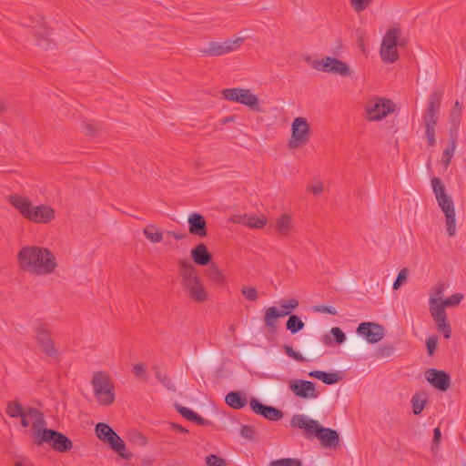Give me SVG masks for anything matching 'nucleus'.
I'll use <instances>...</instances> for the list:
<instances>
[{
    "label": "nucleus",
    "instance_id": "1",
    "mask_svg": "<svg viewBox=\"0 0 466 466\" xmlns=\"http://www.w3.org/2000/svg\"><path fill=\"white\" fill-rule=\"evenodd\" d=\"M20 268L30 274L44 276L51 274L56 268L55 255L46 248L25 246L17 254Z\"/></svg>",
    "mask_w": 466,
    "mask_h": 466
},
{
    "label": "nucleus",
    "instance_id": "2",
    "mask_svg": "<svg viewBox=\"0 0 466 466\" xmlns=\"http://www.w3.org/2000/svg\"><path fill=\"white\" fill-rule=\"evenodd\" d=\"M290 426L304 431L307 439L316 437L326 449H336L340 442L339 433L330 428L323 427L318 420L304 414H295L290 419Z\"/></svg>",
    "mask_w": 466,
    "mask_h": 466
},
{
    "label": "nucleus",
    "instance_id": "3",
    "mask_svg": "<svg viewBox=\"0 0 466 466\" xmlns=\"http://www.w3.org/2000/svg\"><path fill=\"white\" fill-rule=\"evenodd\" d=\"M9 203L26 219L37 224H47L56 217L55 209L48 205L32 206L31 201L18 195H12Z\"/></svg>",
    "mask_w": 466,
    "mask_h": 466
},
{
    "label": "nucleus",
    "instance_id": "4",
    "mask_svg": "<svg viewBox=\"0 0 466 466\" xmlns=\"http://www.w3.org/2000/svg\"><path fill=\"white\" fill-rule=\"evenodd\" d=\"M182 286L187 289L190 298L198 302L207 300V291L198 275L197 268L188 260H180L178 263Z\"/></svg>",
    "mask_w": 466,
    "mask_h": 466
},
{
    "label": "nucleus",
    "instance_id": "5",
    "mask_svg": "<svg viewBox=\"0 0 466 466\" xmlns=\"http://www.w3.org/2000/svg\"><path fill=\"white\" fill-rule=\"evenodd\" d=\"M91 384L98 404L109 406L115 401V385L106 372L101 370L94 372Z\"/></svg>",
    "mask_w": 466,
    "mask_h": 466
},
{
    "label": "nucleus",
    "instance_id": "6",
    "mask_svg": "<svg viewBox=\"0 0 466 466\" xmlns=\"http://www.w3.org/2000/svg\"><path fill=\"white\" fill-rule=\"evenodd\" d=\"M400 35L401 29L399 25H393L386 32L380 50L383 62L392 64L399 59L398 46H405V41L400 38Z\"/></svg>",
    "mask_w": 466,
    "mask_h": 466
},
{
    "label": "nucleus",
    "instance_id": "7",
    "mask_svg": "<svg viewBox=\"0 0 466 466\" xmlns=\"http://www.w3.org/2000/svg\"><path fill=\"white\" fill-rule=\"evenodd\" d=\"M227 100L247 106L254 111L260 112L258 97L250 89L242 87L225 88L221 91Z\"/></svg>",
    "mask_w": 466,
    "mask_h": 466
},
{
    "label": "nucleus",
    "instance_id": "8",
    "mask_svg": "<svg viewBox=\"0 0 466 466\" xmlns=\"http://www.w3.org/2000/svg\"><path fill=\"white\" fill-rule=\"evenodd\" d=\"M299 300L295 298H290L284 302H281L280 309L276 307H268L265 310L263 321L265 326L271 331L277 329V319L289 315L292 310L299 307Z\"/></svg>",
    "mask_w": 466,
    "mask_h": 466
},
{
    "label": "nucleus",
    "instance_id": "9",
    "mask_svg": "<svg viewBox=\"0 0 466 466\" xmlns=\"http://www.w3.org/2000/svg\"><path fill=\"white\" fill-rule=\"evenodd\" d=\"M310 139V127L303 116L296 117L291 124V136L289 140V147L299 148L309 143Z\"/></svg>",
    "mask_w": 466,
    "mask_h": 466
},
{
    "label": "nucleus",
    "instance_id": "10",
    "mask_svg": "<svg viewBox=\"0 0 466 466\" xmlns=\"http://www.w3.org/2000/svg\"><path fill=\"white\" fill-rule=\"evenodd\" d=\"M96 434L99 440L107 443L121 457L127 458L123 453L126 449L124 441L107 424L99 422L96 425Z\"/></svg>",
    "mask_w": 466,
    "mask_h": 466
},
{
    "label": "nucleus",
    "instance_id": "11",
    "mask_svg": "<svg viewBox=\"0 0 466 466\" xmlns=\"http://www.w3.org/2000/svg\"><path fill=\"white\" fill-rule=\"evenodd\" d=\"M310 65L316 70L338 74L341 76H350L352 74L350 66L345 62L331 56H326L320 60H312Z\"/></svg>",
    "mask_w": 466,
    "mask_h": 466
},
{
    "label": "nucleus",
    "instance_id": "12",
    "mask_svg": "<svg viewBox=\"0 0 466 466\" xmlns=\"http://www.w3.org/2000/svg\"><path fill=\"white\" fill-rule=\"evenodd\" d=\"M38 445L48 443L52 449L58 452H67L73 448L71 440L56 430H46L41 434Z\"/></svg>",
    "mask_w": 466,
    "mask_h": 466
},
{
    "label": "nucleus",
    "instance_id": "13",
    "mask_svg": "<svg viewBox=\"0 0 466 466\" xmlns=\"http://www.w3.org/2000/svg\"><path fill=\"white\" fill-rule=\"evenodd\" d=\"M442 96V90H434L430 95L428 106L422 116L424 127H436Z\"/></svg>",
    "mask_w": 466,
    "mask_h": 466
},
{
    "label": "nucleus",
    "instance_id": "14",
    "mask_svg": "<svg viewBox=\"0 0 466 466\" xmlns=\"http://www.w3.org/2000/svg\"><path fill=\"white\" fill-rule=\"evenodd\" d=\"M395 105L390 99L375 98L368 102L366 106L367 118L378 121L394 111Z\"/></svg>",
    "mask_w": 466,
    "mask_h": 466
},
{
    "label": "nucleus",
    "instance_id": "15",
    "mask_svg": "<svg viewBox=\"0 0 466 466\" xmlns=\"http://www.w3.org/2000/svg\"><path fill=\"white\" fill-rule=\"evenodd\" d=\"M244 37H237L233 40L228 39L222 43L220 42H210L208 47L201 50V53L205 56H219L232 51L238 50L240 46L244 43Z\"/></svg>",
    "mask_w": 466,
    "mask_h": 466
},
{
    "label": "nucleus",
    "instance_id": "16",
    "mask_svg": "<svg viewBox=\"0 0 466 466\" xmlns=\"http://www.w3.org/2000/svg\"><path fill=\"white\" fill-rule=\"evenodd\" d=\"M429 303L431 314L436 323L439 331L443 334L445 339H450L451 336V328L448 322V317L445 309H442V306L436 305L435 299H430Z\"/></svg>",
    "mask_w": 466,
    "mask_h": 466
},
{
    "label": "nucleus",
    "instance_id": "17",
    "mask_svg": "<svg viewBox=\"0 0 466 466\" xmlns=\"http://www.w3.org/2000/svg\"><path fill=\"white\" fill-rule=\"evenodd\" d=\"M289 390L298 397L304 400H313L319 396L316 383L306 380H294L289 382Z\"/></svg>",
    "mask_w": 466,
    "mask_h": 466
},
{
    "label": "nucleus",
    "instance_id": "18",
    "mask_svg": "<svg viewBox=\"0 0 466 466\" xmlns=\"http://www.w3.org/2000/svg\"><path fill=\"white\" fill-rule=\"evenodd\" d=\"M35 339L42 351L49 357H56L57 349L54 345L51 333L46 325L40 324L35 329Z\"/></svg>",
    "mask_w": 466,
    "mask_h": 466
},
{
    "label": "nucleus",
    "instance_id": "19",
    "mask_svg": "<svg viewBox=\"0 0 466 466\" xmlns=\"http://www.w3.org/2000/svg\"><path fill=\"white\" fill-rule=\"evenodd\" d=\"M357 333L364 337L370 343H377L385 336V329L382 325L374 322H362L357 329Z\"/></svg>",
    "mask_w": 466,
    "mask_h": 466
},
{
    "label": "nucleus",
    "instance_id": "20",
    "mask_svg": "<svg viewBox=\"0 0 466 466\" xmlns=\"http://www.w3.org/2000/svg\"><path fill=\"white\" fill-rule=\"evenodd\" d=\"M251 410L258 415L271 421H278L283 418V412L272 406L261 403L258 400L252 398L249 401Z\"/></svg>",
    "mask_w": 466,
    "mask_h": 466
},
{
    "label": "nucleus",
    "instance_id": "21",
    "mask_svg": "<svg viewBox=\"0 0 466 466\" xmlns=\"http://www.w3.org/2000/svg\"><path fill=\"white\" fill-rule=\"evenodd\" d=\"M425 378L434 388L441 391L448 390L451 386V377L443 370L429 369L425 371Z\"/></svg>",
    "mask_w": 466,
    "mask_h": 466
},
{
    "label": "nucleus",
    "instance_id": "22",
    "mask_svg": "<svg viewBox=\"0 0 466 466\" xmlns=\"http://www.w3.org/2000/svg\"><path fill=\"white\" fill-rule=\"evenodd\" d=\"M27 415L32 420V431H34L35 442L38 445L41 440V434L47 429L46 428V421L42 412L35 408L27 409Z\"/></svg>",
    "mask_w": 466,
    "mask_h": 466
},
{
    "label": "nucleus",
    "instance_id": "23",
    "mask_svg": "<svg viewBox=\"0 0 466 466\" xmlns=\"http://www.w3.org/2000/svg\"><path fill=\"white\" fill-rule=\"evenodd\" d=\"M187 222L189 233L198 237L207 236V222L202 215L192 213L189 215Z\"/></svg>",
    "mask_w": 466,
    "mask_h": 466
},
{
    "label": "nucleus",
    "instance_id": "24",
    "mask_svg": "<svg viewBox=\"0 0 466 466\" xmlns=\"http://www.w3.org/2000/svg\"><path fill=\"white\" fill-rule=\"evenodd\" d=\"M191 258L193 261L200 266L209 265L211 261V254L208 252L207 246L204 243L198 244L191 249Z\"/></svg>",
    "mask_w": 466,
    "mask_h": 466
},
{
    "label": "nucleus",
    "instance_id": "25",
    "mask_svg": "<svg viewBox=\"0 0 466 466\" xmlns=\"http://www.w3.org/2000/svg\"><path fill=\"white\" fill-rule=\"evenodd\" d=\"M446 218V227L449 236L452 237L456 232L455 208L453 202L441 207Z\"/></svg>",
    "mask_w": 466,
    "mask_h": 466
},
{
    "label": "nucleus",
    "instance_id": "26",
    "mask_svg": "<svg viewBox=\"0 0 466 466\" xmlns=\"http://www.w3.org/2000/svg\"><path fill=\"white\" fill-rule=\"evenodd\" d=\"M272 225L280 236L286 237L292 230V218L287 213L281 214Z\"/></svg>",
    "mask_w": 466,
    "mask_h": 466
},
{
    "label": "nucleus",
    "instance_id": "27",
    "mask_svg": "<svg viewBox=\"0 0 466 466\" xmlns=\"http://www.w3.org/2000/svg\"><path fill=\"white\" fill-rule=\"evenodd\" d=\"M226 403L232 409L239 410L246 406L247 398L238 391H230L225 397Z\"/></svg>",
    "mask_w": 466,
    "mask_h": 466
},
{
    "label": "nucleus",
    "instance_id": "28",
    "mask_svg": "<svg viewBox=\"0 0 466 466\" xmlns=\"http://www.w3.org/2000/svg\"><path fill=\"white\" fill-rule=\"evenodd\" d=\"M311 378L318 379L327 385H332L340 380L337 372H326L322 370H313L309 373Z\"/></svg>",
    "mask_w": 466,
    "mask_h": 466
},
{
    "label": "nucleus",
    "instance_id": "29",
    "mask_svg": "<svg viewBox=\"0 0 466 466\" xmlns=\"http://www.w3.org/2000/svg\"><path fill=\"white\" fill-rule=\"evenodd\" d=\"M238 222L252 228H262L267 225L266 217L258 218L256 216L243 215L238 217Z\"/></svg>",
    "mask_w": 466,
    "mask_h": 466
},
{
    "label": "nucleus",
    "instance_id": "30",
    "mask_svg": "<svg viewBox=\"0 0 466 466\" xmlns=\"http://www.w3.org/2000/svg\"><path fill=\"white\" fill-rule=\"evenodd\" d=\"M143 233L147 239L152 243H159L163 240V232L156 225L147 226Z\"/></svg>",
    "mask_w": 466,
    "mask_h": 466
},
{
    "label": "nucleus",
    "instance_id": "31",
    "mask_svg": "<svg viewBox=\"0 0 466 466\" xmlns=\"http://www.w3.org/2000/svg\"><path fill=\"white\" fill-rule=\"evenodd\" d=\"M304 326V322L297 315H289L286 322L287 329L289 330L292 334H296L297 332L303 329Z\"/></svg>",
    "mask_w": 466,
    "mask_h": 466
},
{
    "label": "nucleus",
    "instance_id": "32",
    "mask_svg": "<svg viewBox=\"0 0 466 466\" xmlns=\"http://www.w3.org/2000/svg\"><path fill=\"white\" fill-rule=\"evenodd\" d=\"M456 148V139L452 138L449 142L448 147L443 151L442 157H441V164L444 166L445 168L448 167L450 165L451 158L454 155V151Z\"/></svg>",
    "mask_w": 466,
    "mask_h": 466
},
{
    "label": "nucleus",
    "instance_id": "33",
    "mask_svg": "<svg viewBox=\"0 0 466 466\" xmlns=\"http://www.w3.org/2000/svg\"><path fill=\"white\" fill-rule=\"evenodd\" d=\"M207 277L217 284H221L224 280V275L219 268L214 264H209L206 271Z\"/></svg>",
    "mask_w": 466,
    "mask_h": 466
},
{
    "label": "nucleus",
    "instance_id": "34",
    "mask_svg": "<svg viewBox=\"0 0 466 466\" xmlns=\"http://www.w3.org/2000/svg\"><path fill=\"white\" fill-rule=\"evenodd\" d=\"M25 410L18 400H12L7 403L6 413L12 418H18L23 415Z\"/></svg>",
    "mask_w": 466,
    "mask_h": 466
},
{
    "label": "nucleus",
    "instance_id": "35",
    "mask_svg": "<svg viewBox=\"0 0 466 466\" xmlns=\"http://www.w3.org/2000/svg\"><path fill=\"white\" fill-rule=\"evenodd\" d=\"M462 112V106L459 101H456L451 109L450 119L452 125V127L457 129L459 127L461 122V116Z\"/></svg>",
    "mask_w": 466,
    "mask_h": 466
},
{
    "label": "nucleus",
    "instance_id": "36",
    "mask_svg": "<svg viewBox=\"0 0 466 466\" xmlns=\"http://www.w3.org/2000/svg\"><path fill=\"white\" fill-rule=\"evenodd\" d=\"M431 187L433 193L436 197V199L439 198H442L447 195L445 186L441 183V180L439 177L431 178Z\"/></svg>",
    "mask_w": 466,
    "mask_h": 466
},
{
    "label": "nucleus",
    "instance_id": "37",
    "mask_svg": "<svg viewBox=\"0 0 466 466\" xmlns=\"http://www.w3.org/2000/svg\"><path fill=\"white\" fill-rule=\"evenodd\" d=\"M412 410L415 415H419L424 410L426 406V400L420 398L419 394H414L411 399Z\"/></svg>",
    "mask_w": 466,
    "mask_h": 466
},
{
    "label": "nucleus",
    "instance_id": "38",
    "mask_svg": "<svg viewBox=\"0 0 466 466\" xmlns=\"http://www.w3.org/2000/svg\"><path fill=\"white\" fill-rule=\"evenodd\" d=\"M395 350V347L392 344H385L382 346H380L376 352L375 356L379 359H384L390 357Z\"/></svg>",
    "mask_w": 466,
    "mask_h": 466
},
{
    "label": "nucleus",
    "instance_id": "39",
    "mask_svg": "<svg viewBox=\"0 0 466 466\" xmlns=\"http://www.w3.org/2000/svg\"><path fill=\"white\" fill-rule=\"evenodd\" d=\"M269 466H302V463L298 459L293 458H283L276 461H272Z\"/></svg>",
    "mask_w": 466,
    "mask_h": 466
},
{
    "label": "nucleus",
    "instance_id": "40",
    "mask_svg": "<svg viewBox=\"0 0 466 466\" xmlns=\"http://www.w3.org/2000/svg\"><path fill=\"white\" fill-rule=\"evenodd\" d=\"M462 299V294L456 293L442 300L438 306H442V309H444L445 307H454L457 306L461 301Z\"/></svg>",
    "mask_w": 466,
    "mask_h": 466
},
{
    "label": "nucleus",
    "instance_id": "41",
    "mask_svg": "<svg viewBox=\"0 0 466 466\" xmlns=\"http://www.w3.org/2000/svg\"><path fill=\"white\" fill-rule=\"evenodd\" d=\"M241 294L249 301H256L258 298V289L250 286H244L241 289Z\"/></svg>",
    "mask_w": 466,
    "mask_h": 466
},
{
    "label": "nucleus",
    "instance_id": "42",
    "mask_svg": "<svg viewBox=\"0 0 466 466\" xmlns=\"http://www.w3.org/2000/svg\"><path fill=\"white\" fill-rule=\"evenodd\" d=\"M408 274H409V270L407 268H403L402 269L400 270V272L398 273L397 279H395L393 286H392L394 290L399 289L400 288V286L402 285V283L406 282Z\"/></svg>",
    "mask_w": 466,
    "mask_h": 466
},
{
    "label": "nucleus",
    "instance_id": "43",
    "mask_svg": "<svg viewBox=\"0 0 466 466\" xmlns=\"http://www.w3.org/2000/svg\"><path fill=\"white\" fill-rule=\"evenodd\" d=\"M350 5L356 13L364 11L371 3V0H350Z\"/></svg>",
    "mask_w": 466,
    "mask_h": 466
},
{
    "label": "nucleus",
    "instance_id": "44",
    "mask_svg": "<svg viewBox=\"0 0 466 466\" xmlns=\"http://www.w3.org/2000/svg\"><path fill=\"white\" fill-rule=\"evenodd\" d=\"M256 430L250 425H244L240 430V435L246 440L253 441L256 438Z\"/></svg>",
    "mask_w": 466,
    "mask_h": 466
},
{
    "label": "nucleus",
    "instance_id": "45",
    "mask_svg": "<svg viewBox=\"0 0 466 466\" xmlns=\"http://www.w3.org/2000/svg\"><path fill=\"white\" fill-rule=\"evenodd\" d=\"M206 463L208 466H227L225 460L215 454L207 456Z\"/></svg>",
    "mask_w": 466,
    "mask_h": 466
},
{
    "label": "nucleus",
    "instance_id": "46",
    "mask_svg": "<svg viewBox=\"0 0 466 466\" xmlns=\"http://www.w3.org/2000/svg\"><path fill=\"white\" fill-rule=\"evenodd\" d=\"M130 441L137 446H145L147 443V439L145 435L138 431H135L130 435Z\"/></svg>",
    "mask_w": 466,
    "mask_h": 466
},
{
    "label": "nucleus",
    "instance_id": "47",
    "mask_svg": "<svg viewBox=\"0 0 466 466\" xmlns=\"http://www.w3.org/2000/svg\"><path fill=\"white\" fill-rule=\"evenodd\" d=\"M134 376L137 379H147V368L142 363H137L132 368Z\"/></svg>",
    "mask_w": 466,
    "mask_h": 466
},
{
    "label": "nucleus",
    "instance_id": "48",
    "mask_svg": "<svg viewBox=\"0 0 466 466\" xmlns=\"http://www.w3.org/2000/svg\"><path fill=\"white\" fill-rule=\"evenodd\" d=\"M285 353L289 357L294 359L299 362L305 361V358L298 351H295L292 347L289 345H284L283 347Z\"/></svg>",
    "mask_w": 466,
    "mask_h": 466
},
{
    "label": "nucleus",
    "instance_id": "49",
    "mask_svg": "<svg viewBox=\"0 0 466 466\" xmlns=\"http://www.w3.org/2000/svg\"><path fill=\"white\" fill-rule=\"evenodd\" d=\"M156 378L168 390L174 389L172 380L167 374L161 373L160 371H157Z\"/></svg>",
    "mask_w": 466,
    "mask_h": 466
},
{
    "label": "nucleus",
    "instance_id": "50",
    "mask_svg": "<svg viewBox=\"0 0 466 466\" xmlns=\"http://www.w3.org/2000/svg\"><path fill=\"white\" fill-rule=\"evenodd\" d=\"M175 408H176L177 411L181 416H183L184 418H186L187 420H188L190 421L192 420L194 414L196 413L193 410H191L190 409L184 407L182 405H179V404H176Z\"/></svg>",
    "mask_w": 466,
    "mask_h": 466
},
{
    "label": "nucleus",
    "instance_id": "51",
    "mask_svg": "<svg viewBox=\"0 0 466 466\" xmlns=\"http://www.w3.org/2000/svg\"><path fill=\"white\" fill-rule=\"evenodd\" d=\"M330 334L333 336L335 341L338 344H341L346 340V335L342 329L339 327H334L330 330Z\"/></svg>",
    "mask_w": 466,
    "mask_h": 466
},
{
    "label": "nucleus",
    "instance_id": "52",
    "mask_svg": "<svg viewBox=\"0 0 466 466\" xmlns=\"http://www.w3.org/2000/svg\"><path fill=\"white\" fill-rule=\"evenodd\" d=\"M438 345V337L436 335L430 336L426 340L428 354L432 356Z\"/></svg>",
    "mask_w": 466,
    "mask_h": 466
},
{
    "label": "nucleus",
    "instance_id": "53",
    "mask_svg": "<svg viewBox=\"0 0 466 466\" xmlns=\"http://www.w3.org/2000/svg\"><path fill=\"white\" fill-rule=\"evenodd\" d=\"M441 440V431L440 428L437 427L433 431V438H432V445H431L432 452H436L438 451Z\"/></svg>",
    "mask_w": 466,
    "mask_h": 466
},
{
    "label": "nucleus",
    "instance_id": "54",
    "mask_svg": "<svg viewBox=\"0 0 466 466\" xmlns=\"http://www.w3.org/2000/svg\"><path fill=\"white\" fill-rule=\"evenodd\" d=\"M313 311L319 313H326L330 315H337L338 312L334 307L325 306V305H317L313 307Z\"/></svg>",
    "mask_w": 466,
    "mask_h": 466
},
{
    "label": "nucleus",
    "instance_id": "55",
    "mask_svg": "<svg viewBox=\"0 0 466 466\" xmlns=\"http://www.w3.org/2000/svg\"><path fill=\"white\" fill-rule=\"evenodd\" d=\"M433 293H434V297H431L430 299H436V305H439V301L441 300L442 301V297H443V291H444V287L442 284H438L436 285L434 288H433Z\"/></svg>",
    "mask_w": 466,
    "mask_h": 466
},
{
    "label": "nucleus",
    "instance_id": "56",
    "mask_svg": "<svg viewBox=\"0 0 466 466\" xmlns=\"http://www.w3.org/2000/svg\"><path fill=\"white\" fill-rule=\"evenodd\" d=\"M425 135L429 147H433L436 144L435 127H425Z\"/></svg>",
    "mask_w": 466,
    "mask_h": 466
},
{
    "label": "nucleus",
    "instance_id": "57",
    "mask_svg": "<svg viewBox=\"0 0 466 466\" xmlns=\"http://www.w3.org/2000/svg\"><path fill=\"white\" fill-rule=\"evenodd\" d=\"M191 421L195 422L197 425H199V426H208V425L211 424V422L209 420L202 418L198 413L194 414V417Z\"/></svg>",
    "mask_w": 466,
    "mask_h": 466
},
{
    "label": "nucleus",
    "instance_id": "58",
    "mask_svg": "<svg viewBox=\"0 0 466 466\" xmlns=\"http://www.w3.org/2000/svg\"><path fill=\"white\" fill-rule=\"evenodd\" d=\"M86 134L89 137H93L96 133V127L91 123H86L84 125Z\"/></svg>",
    "mask_w": 466,
    "mask_h": 466
},
{
    "label": "nucleus",
    "instance_id": "59",
    "mask_svg": "<svg viewBox=\"0 0 466 466\" xmlns=\"http://www.w3.org/2000/svg\"><path fill=\"white\" fill-rule=\"evenodd\" d=\"M37 45L42 48H47L51 45V39L48 36H40Z\"/></svg>",
    "mask_w": 466,
    "mask_h": 466
},
{
    "label": "nucleus",
    "instance_id": "60",
    "mask_svg": "<svg viewBox=\"0 0 466 466\" xmlns=\"http://www.w3.org/2000/svg\"><path fill=\"white\" fill-rule=\"evenodd\" d=\"M309 188L314 195H319L323 191L324 187L321 182H318L317 184L310 186Z\"/></svg>",
    "mask_w": 466,
    "mask_h": 466
},
{
    "label": "nucleus",
    "instance_id": "61",
    "mask_svg": "<svg viewBox=\"0 0 466 466\" xmlns=\"http://www.w3.org/2000/svg\"><path fill=\"white\" fill-rule=\"evenodd\" d=\"M436 200H437L438 205H439V207H440V208H441V207H442V206H446V205H448V204H450V203L453 202V201H452V199H451V198L448 194H447V195H445V196L443 197V198H437Z\"/></svg>",
    "mask_w": 466,
    "mask_h": 466
},
{
    "label": "nucleus",
    "instance_id": "62",
    "mask_svg": "<svg viewBox=\"0 0 466 466\" xmlns=\"http://www.w3.org/2000/svg\"><path fill=\"white\" fill-rule=\"evenodd\" d=\"M170 429L179 433H188V431L177 423H170Z\"/></svg>",
    "mask_w": 466,
    "mask_h": 466
},
{
    "label": "nucleus",
    "instance_id": "63",
    "mask_svg": "<svg viewBox=\"0 0 466 466\" xmlns=\"http://www.w3.org/2000/svg\"><path fill=\"white\" fill-rule=\"evenodd\" d=\"M18 418H21V425L25 428L28 427L30 422L28 419H30L29 415H27V409L23 412L22 416H19Z\"/></svg>",
    "mask_w": 466,
    "mask_h": 466
},
{
    "label": "nucleus",
    "instance_id": "64",
    "mask_svg": "<svg viewBox=\"0 0 466 466\" xmlns=\"http://www.w3.org/2000/svg\"><path fill=\"white\" fill-rule=\"evenodd\" d=\"M167 234L175 238L176 239H183L187 237V234H180L175 231H167Z\"/></svg>",
    "mask_w": 466,
    "mask_h": 466
}]
</instances>
